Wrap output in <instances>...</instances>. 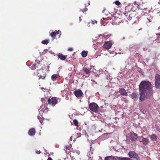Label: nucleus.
<instances>
[{
	"instance_id": "28",
	"label": "nucleus",
	"mask_w": 160,
	"mask_h": 160,
	"mask_svg": "<svg viewBox=\"0 0 160 160\" xmlns=\"http://www.w3.org/2000/svg\"><path fill=\"white\" fill-rule=\"evenodd\" d=\"M73 122L75 126H78V122L77 120L76 119L73 120Z\"/></svg>"
},
{
	"instance_id": "18",
	"label": "nucleus",
	"mask_w": 160,
	"mask_h": 160,
	"mask_svg": "<svg viewBox=\"0 0 160 160\" xmlns=\"http://www.w3.org/2000/svg\"><path fill=\"white\" fill-rule=\"evenodd\" d=\"M117 157L108 156L105 158L104 160H118Z\"/></svg>"
},
{
	"instance_id": "6",
	"label": "nucleus",
	"mask_w": 160,
	"mask_h": 160,
	"mask_svg": "<svg viewBox=\"0 0 160 160\" xmlns=\"http://www.w3.org/2000/svg\"><path fill=\"white\" fill-rule=\"evenodd\" d=\"M48 104L53 106L57 103L58 100L56 97H52L51 99L48 98Z\"/></svg>"
},
{
	"instance_id": "16",
	"label": "nucleus",
	"mask_w": 160,
	"mask_h": 160,
	"mask_svg": "<svg viewBox=\"0 0 160 160\" xmlns=\"http://www.w3.org/2000/svg\"><path fill=\"white\" fill-rule=\"evenodd\" d=\"M39 72L37 73V75L39 78V79H40L41 78L42 79H44L46 76V74L45 73H43L41 75V71L39 70Z\"/></svg>"
},
{
	"instance_id": "48",
	"label": "nucleus",
	"mask_w": 160,
	"mask_h": 160,
	"mask_svg": "<svg viewBox=\"0 0 160 160\" xmlns=\"http://www.w3.org/2000/svg\"><path fill=\"white\" fill-rule=\"evenodd\" d=\"M72 136H71L70 138V141H72Z\"/></svg>"
},
{
	"instance_id": "12",
	"label": "nucleus",
	"mask_w": 160,
	"mask_h": 160,
	"mask_svg": "<svg viewBox=\"0 0 160 160\" xmlns=\"http://www.w3.org/2000/svg\"><path fill=\"white\" fill-rule=\"evenodd\" d=\"M130 97L133 99L136 100L138 98V94L137 92H135L131 94L130 95Z\"/></svg>"
},
{
	"instance_id": "55",
	"label": "nucleus",
	"mask_w": 160,
	"mask_h": 160,
	"mask_svg": "<svg viewBox=\"0 0 160 160\" xmlns=\"http://www.w3.org/2000/svg\"><path fill=\"white\" fill-rule=\"evenodd\" d=\"M88 4L89 5H90V3H89V2L88 3Z\"/></svg>"
},
{
	"instance_id": "5",
	"label": "nucleus",
	"mask_w": 160,
	"mask_h": 160,
	"mask_svg": "<svg viewBox=\"0 0 160 160\" xmlns=\"http://www.w3.org/2000/svg\"><path fill=\"white\" fill-rule=\"evenodd\" d=\"M128 155L130 158L136 159L137 160H140V159L137 154L134 151H130L128 152Z\"/></svg>"
},
{
	"instance_id": "19",
	"label": "nucleus",
	"mask_w": 160,
	"mask_h": 160,
	"mask_svg": "<svg viewBox=\"0 0 160 160\" xmlns=\"http://www.w3.org/2000/svg\"><path fill=\"white\" fill-rule=\"evenodd\" d=\"M140 142H142L143 144L145 145H147L148 143V141L147 138H143L142 141L140 140Z\"/></svg>"
},
{
	"instance_id": "49",
	"label": "nucleus",
	"mask_w": 160,
	"mask_h": 160,
	"mask_svg": "<svg viewBox=\"0 0 160 160\" xmlns=\"http://www.w3.org/2000/svg\"><path fill=\"white\" fill-rule=\"evenodd\" d=\"M105 8H104V9L102 11V12L103 13L105 11Z\"/></svg>"
},
{
	"instance_id": "15",
	"label": "nucleus",
	"mask_w": 160,
	"mask_h": 160,
	"mask_svg": "<svg viewBox=\"0 0 160 160\" xmlns=\"http://www.w3.org/2000/svg\"><path fill=\"white\" fill-rule=\"evenodd\" d=\"M91 68H86L83 67V71L87 74H89L90 73V70Z\"/></svg>"
},
{
	"instance_id": "42",
	"label": "nucleus",
	"mask_w": 160,
	"mask_h": 160,
	"mask_svg": "<svg viewBox=\"0 0 160 160\" xmlns=\"http://www.w3.org/2000/svg\"><path fill=\"white\" fill-rule=\"evenodd\" d=\"M36 153L38 154H40V153H41V152L40 151H36Z\"/></svg>"
},
{
	"instance_id": "10",
	"label": "nucleus",
	"mask_w": 160,
	"mask_h": 160,
	"mask_svg": "<svg viewBox=\"0 0 160 160\" xmlns=\"http://www.w3.org/2000/svg\"><path fill=\"white\" fill-rule=\"evenodd\" d=\"M74 94L77 97L79 98L82 96L83 93L81 90L77 89L74 92Z\"/></svg>"
},
{
	"instance_id": "9",
	"label": "nucleus",
	"mask_w": 160,
	"mask_h": 160,
	"mask_svg": "<svg viewBox=\"0 0 160 160\" xmlns=\"http://www.w3.org/2000/svg\"><path fill=\"white\" fill-rule=\"evenodd\" d=\"M112 45V44L110 41L107 42L104 44L103 47L105 49L108 50L111 48Z\"/></svg>"
},
{
	"instance_id": "47",
	"label": "nucleus",
	"mask_w": 160,
	"mask_h": 160,
	"mask_svg": "<svg viewBox=\"0 0 160 160\" xmlns=\"http://www.w3.org/2000/svg\"><path fill=\"white\" fill-rule=\"evenodd\" d=\"M79 21H82V19H81V16H80L79 17Z\"/></svg>"
},
{
	"instance_id": "23",
	"label": "nucleus",
	"mask_w": 160,
	"mask_h": 160,
	"mask_svg": "<svg viewBox=\"0 0 160 160\" xmlns=\"http://www.w3.org/2000/svg\"><path fill=\"white\" fill-rule=\"evenodd\" d=\"M132 4H133L134 6H136V10L137 9V8H138V9H140V7H139L140 6L138 5V3L136 1H135Z\"/></svg>"
},
{
	"instance_id": "36",
	"label": "nucleus",
	"mask_w": 160,
	"mask_h": 160,
	"mask_svg": "<svg viewBox=\"0 0 160 160\" xmlns=\"http://www.w3.org/2000/svg\"><path fill=\"white\" fill-rule=\"evenodd\" d=\"M157 131H158L159 132H160V128L158 126H156L155 127Z\"/></svg>"
},
{
	"instance_id": "38",
	"label": "nucleus",
	"mask_w": 160,
	"mask_h": 160,
	"mask_svg": "<svg viewBox=\"0 0 160 160\" xmlns=\"http://www.w3.org/2000/svg\"><path fill=\"white\" fill-rule=\"evenodd\" d=\"M95 22L96 23H97V21L95 20V21H94H94H93L91 20V23H92L93 24H94V22Z\"/></svg>"
},
{
	"instance_id": "7",
	"label": "nucleus",
	"mask_w": 160,
	"mask_h": 160,
	"mask_svg": "<svg viewBox=\"0 0 160 160\" xmlns=\"http://www.w3.org/2000/svg\"><path fill=\"white\" fill-rule=\"evenodd\" d=\"M155 84L156 88H160V75L157 74L156 76Z\"/></svg>"
},
{
	"instance_id": "56",
	"label": "nucleus",
	"mask_w": 160,
	"mask_h": 160,
	"mask_svg": "<svg viewBox=\"0 0 160 160\" xmlns=\"http://www.w3.org/2000/svg\"><path fill=\"white\" fill-rule=\"evenodd\" d=\"M123 39H125V38H124V37H123Z\"/></svg>"
},
{
	"instance_id": "11",
	"label": "nucleus",
	"mask_w": 160,
	"mask_h": 160,
	"mask_svg": "<svg viewBox=\"0 0 160 160\" xmlns=\"http://www.w3.org/2000/svg\"><path fill=\"white\" fill-rule=\"evenodd\" d=\"M119 90L118 91V92L121 95L123 96H128V93L124 88H119Z\"/></svg>"
},
{
	"instance_id": "24",
	"label": "nucleus",
	"mask_w": 160,
	"mask_h": 160,
	"mask_svg": "<svg viewBox=\"0 0 160 160\" xmlns=\"http://www.w3.org/2000/svg\"><path fill=\"white\" fill-rule=\"evenodd\" d=\"M57 77L58 75L57 74H53L52 76L51 79L53 81H55L56 80Z\"/></svg>"
},
{
	"instance_id": "22",
	"label": "nucleus",
	"mask_w": 160,
	"mask_h": 160,
	"mask_svg": "<svg viewBox=\"0 0 160 160\" xmlns=\"http://www.w3.org/2000/svg\"><path fill=\"white\" fill-rule=\"evenodd\" d=\"M38 67V66L37 65V64L35 63L31 66L30 68L32 70H35L36 68V67Z\"/></svg>"
},
{
	"instance_id": "1",
	"label": "nucleus",
	"mask_w": 160,
	"mask_h": 160,
	"mask_svg": "<svg viewBox=\"0 0 160 160\" xmlns=\"http://www.w3.org/2000/svg\"><path fill=\"white\" fill-rule=\"evenodd\" d=\"M153 86L149 81L143 80L141 82L139 85V99L142 101L145 99H150L153 98Z\"/></svg>"
},
{
	"instance_id": "26",
	"label": "nucleus",
	"mask_w": 160,
	"mask_h": 160,
	"mask_svg": "<svg viewBox=\"0 0 160 160\" xmlns=\"http://www.w3.org/2000/svg\"><path fill=\"white\" fill-rule=\"evenodd\" d=\"M50 35L53 38L55 39V38L56 35L55 34V33L54 32H51L50 34Z\"/></svg>"
},
{
	"instance_id": "46",
	"label": "nucleus",
	"mask_w": 160,
	"mask_h": 160,
	"mask_svg": "<svg viewBox=\"0 0 160 160\" xmlns=\"http://www.w3.org/2000/svg\"><path fill=\"white\" fill-rule=\"evenodd\" d=\"M91 81L93 82H94L96 84H97V82H95V81L94 80H93V79H92L91 80Z\"/></svg>"
},
{
	"instance_id": "27",
	"label": "nucleus",
	"mask_w": 160,
	"mask_h": 160,
	"mask_svg": "<svg viewBox=\"0 0 160 160\" xmlns=\"http://www.w3.org/2000/svg\"><path fill=\"white\" fill-rule=\"evenodd\" d=\"M49 40H45L42 41V43L43 44H47L49 43Z\"/></svg>"
},
{
	"instance_id": "32",
	"label": "nucleus",
	"mask_w": 160,
	"mask_h": 160,
	"mask_svg": "<svg viewBox=\"0 0 160 160\" xmlns=\"http://www.w3.org/2000/svg\"><path fill=\"white\" fill-rule=\"evenodd\" d=\"M157 35V39L158 40H160V33H156Z\"/></svg>"
},
{
	"instance_id": "54",
	"label": "nucleus",
	"mask_w": 160,
	"mask_h": 160,
	"mask_svg": "<svg viewBox=\"0 0 160 160\" xmlns=\"http://www.w3.org/2000/svg\"><path fill=\"white\" fill-rule=\"evenodd\" d=\"M89 23H90V22H89L88 23V26H89Z\"/></svg>"
},
{
	"instance_id": "4",
	"label": "nucleus",
	"mask_w": 160,
	"mask_h": 160,
	"mask_svg": "<svg viewBox=\"0 0 160 160\" xmlns=\"http://www.w3.org/2000/svg\"><path fill=\"white\" fill-rule=\"evenodd\" d=\"M89 108L90 110L96 112H98L99 107L96 103L94 102H92L89 104Z\"/></svg>"
},
{
	"instance_id": "57",
	"label": "nucleus",
	"mask_w": 160,
	"mask_h": 160,
	"mask_svg": "<svg viewBox=\"0 0 160 160\" xmlns=\"http://www.w3.org/2000/svg\"><path fill=\"white\" fill-rule=\"evenodd\" d=\"M158 28H159V29H160V27H159Z\"/></svg>"
},
{
	"instance_id": "34",
	"label": "nucleus",
	"mask_w": 160,
	"mask_h": 160,
	"mask_svg": "<svg viewBox=\"0 0 160 160\" xmlns=\"http://www.w3.org/2000/svg\"><path fill=\"white\" fill-rule=\"evenodd\" d=\"M87 10H88V8H84V9H81L80 10V11H82L83 12H85Z\"/></svg>"
},
{
	"instance_id": "53",
	"label": "nucleus",
	"mask_w": 160,
	"mask_h": 160,
	"mask_svg": "<svg viewBox=\"0 0 160 160\" xmlns=\"http://www.w3.org/2000/svg\"><path fill=\"white\" fill-rule=\"evenodd\" d=\"M49 66H47V68H48V69H49Z\"/></svg>"
},
{
	"instance_id": "39",
	"label": "nucleus",
	"mask_w": 160,
	"mask_h": 160,
	"mask_svg": "<svg viewBox=\"0 0 160 160\" xmlns=\"http://www.w3.org/2000/svg\"><path fill=\"white\" fill-rule=\"evenodd\" d=\"M70 147L68 146H66V147H65L64 149L66 150V149H69Z\"/></svg>"
},
{
	"instance_id": "33",
	"label": "nucleus",
	"mask_w": 160,
	"mask_h": 160,
	"mask_svg": "<svg viewBox=\"0 0 160 160\" xmlns=\"http://www.w3.org/2000/svg\"><path fill=\"white\" fill-rule=\"evenodd\" d=\"M44 120V118L43 117L40 118V119H39L40 123L42 124L43 123V120Z\"/></svg>"
},
{
	"instance_id": "17",
	"label": "nucleus",
	"mask_w": 160,
	"mask_h": 160,
	"mask_svg": "<svg viewBox=\"0 0 160 160\" xmlns=\"http://www.w3.org/2000/svg\"><path fill=\"white\" fill-rule=\"evenodd\" d=\"M43 107V105L41 106L39 110L41 111H42L44 113H47L48 111V108L44 106V108H42Z\"/></svg>"
},
{
	"instance_id": "3",
	"label": "nucleus",
	"mask_w": 160,
	"mask_h": 160,
	"mask_svg": "<svg viewBox=\"0 0 160 160\" xmlns=\"http://www.w3.org/2000/svg\"><path fill=\"white\" fill-rule=\"evenodd\" d=\"M136 10V6L133 4H130L125 7V12H135Z\"/></svg>"
},
{
	"instance_id": "35",
	"label": "nucleus",
	"mask_w": 160,
	"mask_h": 160,
	"mask_svg": "<svg viewBox=\"0 0 160 160\" xmlns=\"http://www.w3.org/2000/svg\"><path fill=\"white\" fill-rule=\"evenodd\" d=\"M115 2V4L118 6H119L121 4L120 2L118 1H116Z\"/></svg>"
},
{
	"instance_id": "20",
	"label": "nucleus",
	"mask_w": 160,
	"mask_h": 160,
	"mask_svg": "<svg viewBox=\"0 0 160 160\" xmlns=\"http://www.w3.org/2000/svg\"><path fill=\"white\" fill-rule=\"evenodd\" d=\"M150 138L152 141H156L157 139V136L155 134H153L151 136Z\"/></svg>"
},
{
	"instance_id": "50",
	"label": "nucleus",
	"mask_w": 160,
	"mask_h": 160,
	"mask_svg": "<svg viewBox=\"0 0 160 160\" xmlns=\"http://www.w3.org/2000/svg\"><path fill=\"white\" fill-rule=\"evenodd\" d=\"M148 21L149 22H151V20L149 18H148Z\"/></svg>"
},
{
	"instance_id": "2",
	"label": "nucleus",
	"mask_w": 160,
	"mask_h": 160,
	"mask_svg": "<svg viewBox=\"0 0 160 160\" xmlns=\"http://www.w3.org/2000/svg\"><path fill=\"white\" fill-rule=\"evenodd\" d=\"M123 17L125 16L129 20H131L132 22H135L136 17L135 16V13L133 12H125L122 14Z\"/></svg>"
},
{
	"instance_id": "41",
	"label": "nucleus",
	"mask_w": 160,
	"mask_h": 160,
	"mask_svg": "<svg viewBox=\"0 0 160 160\" xmlns=\"http://www.w3.org/2000/svg\"><path fill=\"white\" fill-rule=\"evenodd\" d=\"M47 51H48V50L47 49H46L44 50V51L42 53H43V54H45L46 52H47Z\"/></svg>"
},
{
	"instance_id": "21",
	"label": "nucleus",
	"mask_w": 160,
	"mask_h": 160,
	"mask_svg": "<svg viewBox=\"0 0 160 160\" xmlns=\"http://www.w3.org/2000/svg\"><path fill=\"white\" fill-rule=\"evenodd\" d=\"M140 9L142 10V12L144 13V14L145 13H147L148 12H149V10L147 8H140Z\"/></svg>"
},
{
	"instance_id": "37",
	"label": "nucleus",
	"mask_w": 160,
	"mask_h": 160,
	"mask_svg": "<svg viewBox=\"0 0 160 160\" xmlns=\"http://www.w3.org/2000/svg\"><path fill=\"white\" fill-rule=\"evenodd\" d=\"M35 63L37 64H38V65L40 64V61L36 60L35 61Z\"/></svg>"
},
{
	"instance_id": "45",
	"label": "nucleus",
	"mask_w": 160,
	"mask_h": 160,
	"mask_svg": "<svg viewBox=\"0 0 160 160\" xmlns=\"http://www.w3.org/2000/svg\"><path fill=\"white\" fill-rule=\"evenodd\" d=\"M47 160H52V159L51 158H50V157H49Z\"/></svg>"
},
{
	"instance_id": "43",
	"label": "nucleus",
	"mask_w": 160,
	"mask_h": 160,
	"mask_svg": "<svg viewBox=\"0 0 160 160\" xmlns=\"http://www.w3.org/2000/svg\"><path fill=\"white\" fill-rule=\"evenodd\" d=\"M41 101L42 102L45 103L44 102V98H41Z\"/></svg>"
},
{
	"instance_id": "51",
	"label": "nucleus",
	"mask_w": 160,
	"mask_h": 160,
	"mask_svg": "<svg viewBox=\"0 0 160 160\" xmlns=\"http://www.w3.org/2000/svg\"><path fill=\"white\" fill-rule=\"evenodd\" d=\"M96 77H98L99 76V75L98 74H97V75H95Z\"/></svg>"
},
{
	"instance_id": "29",
	"label": "nucleus",
	"mask_w": 160,
	"mask_h": 160,
	"mask_svg": "<svg viewBox=\"0 0 160 160\" xmlns=\"http://www.w3.org/2000/svg\"><path fill=\"white\" fill-rule=\"evenodd\" d=\"M110 35H103L102 36V37L103 38L105 39H107L110 37Z\"/></svg>"
},
{
	"instance_id": "31",
	"label": "nucleus",
	"mask_w": 160,
	"mask_h": 160,
	"mask_svg": "<svg viewBox=\"0 0 160 160\" xmlns=\"http://www.w3.org/2000/svg\"><path fill=\"white\" fill-rule=\"evenodd\" d=\"M93 154V152H89V156H88V157H89V158H93V156L92 155Z\"/></svg>"
},
{
	"instance_id": "52",
	"label": "nucleus",
	"mask_w": 160,
	"mask_h": 160,
	"mask_svg": "<svg viewBox=\"0 0 160 160\" xmlns=\"http://www.w3.org/2000/svg\"><path fill=\"white\" fill-rule=\"evenodd\" d=\"M40 118H41L39 116H38V119H40Z\"/></svg>"
},
{
	"instance_id": "14",
	"label": "nucleus",
	"mask_w": 160,
	"mask_h": 160,
	"mask_svg": "<svg viewBox=\"0 0 160 160\" xmlns=\"http://www.w3.org/2000/svg\"><path fill=\"white\" fill-rule=\"evenodd\" d=\"M36 131L33 128H32L30 129L28 132V134L29 136H33L35 134Z\"/></svg>"
},
{
	"instance_id": "13",
	"label": "nucleus",
	"mask_w": 160,
	"mask_h": 160,
	"mask_svg": "<svg viewBox=\"0 0 160 160\" xmlns=\"http://www.w3.org/2000/svg\"><path fill=\"white\" fill-rule=\"evenodd\" d=\"M57 56L58 59H60L62 60H65L67 57V55H64L60 53H58Z\"/></svg>"
},
{
	"instance_id": "44",
	"label": "nucleus",
	"mask_w": 160,
	"mask_h": 160,
	"mask_svg": "<svg viewBox=\"0 0 160 160\" xmlns=\"http://www.w3.org/2000/svg\"><path fill=\"white\" fill-rule=\"evenodd\" d=\"M50 53L51 54H54L55 53H54V52H52V51H50Z\"/></svg>"
},
{
	"instance_id": "40",
	"label": "nucleus",
	"mask_w": 160,
	"mask_h": 160,
	"mask_svg": "<svg viewBox=\"0 0 160 160\" xmlns=\"http://www.w3.org/2000/svg\"><path fill=\"white\" fill-rule=\"evenodd\" d=\"M73 50V49L72 48H69L68 49V51H72Z\"/></svg>"
},
{
	"instance_id": "8",
	"label": "nucleus",
	"mask_w": 160,
	"mask_h": 160,
	"mask_svg": "<svg viewBox=\"0 0 160 160\" xmlns=\"http://www.w3.org/2000/svg\"><path fill=\"white\" fill-rule=\"evenodd\" d=\"M130 139L132 141H136L138 138L137 134L133 132L130 133Z\"/></svg>"
},
{
	"instance_id": "30",
	"label": "nucleus",
	"mask_w": 160,
	"mask_h": 160,
	"mask_svg": "<svg viewBox=\"0 0 160 160\" xmlns=\"http://www.w3.org/2000/svg\"><path fill=\"white\" fill-rule=\"evenodd\" d=\"M54 32L55 33L56 35L58 34H60V35L61 34V32L59 30H58V31L56 30Z\"/></svg>"
},
{
	"instance_id": "25",
	"label": "nucleus",
	"mask_w": 160,
	"mask_h": 160,
	"mask_svg": "<svg viewBox=\"0 0 160 160\" xmlns=\"http://www.w3.org/2000/svg\"><path fill=\"white\" fill-rule=\"evenodd\" d=\"M82 56L83 57H85L87 55V52L85 51L82 52L81 53Z\"/></svg>"
}]
</instances>
